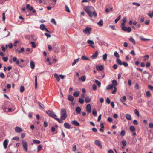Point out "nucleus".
<instances>
[{
    "mask_svg": "<svg viewBox=\"0 0 153 153\" xmlns=\"http://www.w3.org/2000/svg\"><path fill=\"white\" fill-rule=\"evenodd\" d=\"M84 6V10L90 17L94 16L96 17L97 16V13L93 7L91 6Z\"/></svg>",
    "mask_w": 153,
    "mask_h": 153,
    "instance_id": "f257e3e1",
    "label": "nucleus"
},
{
    "mask_svg": "<svg viewBox=\"0 0 153 153\" xmlns=\"http://www.w3.org/2000/svg\"><path fill=\"white\" fill-rule=\"evenodd\" d=\"M61 118L63 120H65L67 117L66 113V111L64 108H62L61 109L60 111Z\"/></svg>",
    "mask_w": 153,
    "mask_h": 153,
    "instance_id": "f03ea898",
    "label": "nucleus"
},
{
    "mask_svg": "<svg viewBox=\"0 0 153 153\" xmlns=\"http://www.w3.org/2000/svg\"><path fill=\"white\" fill-rule=\"evenodd\" d=\"M113 88H114V90L112 91V93L114 94L117 91V88L116 87H114L113 85L112 84H110L108 85L106 87V89L107 90H109L113 89Z\"/></svg>",
    "mask_w": 153,
    "mask_h": 153,
    "instance_id": "7ed1b4c3",
    "label": "nucleus"
},
{
    "mask_svg": "<svg viewBox=\"0 0 153 153\" xmlns=\"http://www.w3.org/2000/svg\"><path fill=\"white\" fill-rule=\"evenodd\" d=\"M46 112L49 116L51 117L54 119L56 118V117H57V115L55 114L54 112L52 111L48 110L46 111Z\"/></svg>",
    "mask_w": 153,
    "mask_h": 153,
    "instance_id": "20e7f679",
    "label": "nucleus"
},
{
    "mask_svg": "<svg viewBox=\"0 0 153 153\" xmlns=\"http://www.w3.org/2000/svg\"><path fill=\"white\" fill-rule=\"evenodd\" d=\"M22 146L25 152L27 151L28 145L26 141L22 140Z\"/></svg>",
    "mask_w": 153,
    "mask_h": 153,
    "instance_id": "39448f33",
    "label": "nucleus"
},
{
    "mask_svg": "<svg viewBox=\"0 0 153 153\" xmlns=\"http://www.w3.org/2000/svg\"><path fill=\"white\" fill-rule=\"evenodd\" d=\"M122 29L124 31L130 32L131 31V29L130 27L127 28L126 26L121 27Z\"/></svg>",
    "mask_w": 153,
    "mask_h": 153,
    "instance_id": "423d86ee",
    "label": "nucleus"
},
{
    "mask_svg": "<svg viewBox=\"0 0 153 153\" xmlns=\"http://www.w3.org/2000/svg\"><path fill=\"white\" fill-rule=\"evenodd\" d=\"M91 29V28L86 27L84 30H83V32L88 35H89L90 34V31Z\"/></svg>",
    "mask_w": 153,
    "mask_h": 153,
    "instance_id": "0eeeda50",
    "label": "nucleus"
},
{
    "mask_svg": "<svg viewBox=\"0 0 153 153\" xmlns=\"http://www.w3.org/2000/svg\"><path fill=\"white\" fill-rule=\"evenodd\" d=\"M86 110L87 112L89 114L91 112V107L90 104H87L86 106Z\"/></svg>",
    "mask_w": 153,
    "mask_h": 153,
    "instance_id": "6e6552de",
    "label": "nucleus"
},
{
    "mask_svg": "<svg viewBox=\"0 0 153 153\" xmlns=\"http://www.w3.org/2000/svg\"><path fill=\"white\" fill-rule=\"evenodd\" d=\"M53 50L54 51L58 49L59 48L56 42L53 43Z\"/></svg>",
    "mask_w": 153,
    "mask_h": 153,
    "instance_id": "1a4fd4ad",
    "label": "nucleus"
},
{
    "mask_svg": "<svg viewBox=\"0 0 153 153\" xmlns=\"http://www.w3.org/2000/svg\"><path fill=\"white\" fill-rule=\"evenodd\" d=\"M15 130L16 132L19 133L23 131V130L20 127H16L15 128Z\"/></svg>",
    "mask_w": 153,
    "mask_h": 153,
    "instance_id": "9d476101",
    "label": "nucleus"
},
{
    "mask_svg": "<svg viewBox=\"0 0 153 153\" xmlns=\"http://www.w3.org/2000/svg\"><path fill=\"white\" fill-rule=\"evenodd\" d=\"M94 143L97 145L100 148H102V145L100 142L98 140H96L94 141Z\"/></svg>",
    "mask_w": 153,
    "mask_h": 153,
    "instance_id": "9b49d317",
    "label": "nucleus"
},
{
    "mask_svg": "<svg viewBox=\"0 0 153 153\" xmlns=\"http://www.w3.org/2000/svg\"><path fill=\"white\" fill-rule=\"evenodd\" d=\"M98 54V53L97 51H96L93 55L91 56V57L92 59H96L97 57Z\"/></svg>",
    "mask_w": 153,
    "mask_h": 153,
    "instance_id": "f8f14e48",
    "label": "nucleus"
},
{
    "mask_svg": "<svg viewBox=\"0 0 153 153\" xmlns=\"http://www.w3.org/2000/svg\"><path fill=\"white\" fill-rule=\"evenodd\" d=\"M64 126V127L67 129H69L71 128V125L68 122L65 123Z\"/></svg>",
    "mask_w": 153,
    "mask_h": 153,
    "instance_id": "ddd939ff",
    "label": "nucleus"
},
{
    "mask_svg": "<svg viewBox=\"0 0 153 153\" xmlns=\"http://www.w3.org/2000/svg\"><path fill=\"white\" fill-rule=\"evenodd\" d=\"M8 141L9 140L8 139H6L3 142V144L4 148L5 149H6L7 147L8 143Z\"/></svg>",
    "mask_w": 153,
    "mask_h": 153,
    "instance_id": "4468645a",
    "label": "nucleus"
},
{
    "mask_svg": "<svg viewBox=\"0 0 153 153\" xmlns=\"http://www.w3.org/2000/svg\"><path fill=\"white\" fill-rule=\"evenodd\" d=\"M30 67L31 69H33L35 67V63L34 62L32 61H30Z\"/></svg>",
    "mask_w": 153,
    "mask_h": 153,
    "instance_id": "2eb2a0df",
    "label": "nucleus"
},
{
    "mask_svg": "<svg viewBox=\"0 0 153 153\" xmlns=\"http://www.w3.org/2000/svg\"><path fill=\"white\" fill-rule=\"evenodd\" d=\"M81 109L78 106L76 108V112L77 114H79L81 111Z\"/></svg>",
    "mask_w": 153,
    "mask_h": 153,
    "instance_id": "dca6fc26",
    "label": "nucleus"
},
{
    "mask_svg": "<svg viewBox=\"0 0 153 153\" xmlns=\"http://www.w3.org/2000/svg\"><path fill=\"white\" fill-rule=\"evenodd\" d=\"M72 123L74 125L76 126H79V123L76 120H74L72 122Z\"/></svg>",
    "mask_w": 153,
    "mask_h": 153,
    "instance_id": "f3484780",
    "label": "nucleus"
},
{
    "mask_svg": "<svg viewBox=\"0 0 153 153\" xmlns=\"http://www.w3.org/2000/svg\"><path fill=\"white\" fill-rule=\"evenodd\" d=\"M26 8L27 9L29 10L30 11H32L33 9V7H32L30 6V5L29 4H27L26 5Z\"/></svg>",
    "mask_w": 153,
    "mask_h": 153,
    "instance_id": "a211bd4d",
    "label": "nucleus"
},
{
    "mask_svg": "<svg viewBox=\"0 0 153 153\" xmlns=\"http://www.w3.org/2000/svg\"><path fill=\"white\" fill-rule=\"evenodd\" d=\"M103 66L101 65L100 66H96V68L97 70L100 71H102L103 69Z\"/></svg>",
    "mask_w": 153,
    "mask_h": 153,
    "instance_id": "6ab92c4d",
    "label": "nucleus"
},
{
    "mask_svg": "<svg viewBox=\"0 0 153 153\" xmlns=\"http://www.w3.org/2000/svg\"><path fill=\"white\" fill-rule=\"evenodd\" d=\"M68 98L71 101H73L74 100L73 97L71 95H69L68 97Z\"/></svg>",
    "mask_w": 153,
    "mask_h": 153,
    "instance_id": "aec40b11",
    "label": "nucleus"
},
{
    "mask_svg": "<svg viewBox=\"0 0 153 153\" xmlns=\"http://www.w3.org/2000/svg\"><path fill=\"white\" fill-rule=\"evenodd\" d=\"M126 118L128 120H131V115H130L129 114H126Z\"/></svg>",
    "mask_w": 153,
    "mask_h": 153,
    "instance_id": "412c9836",
    "label": "nucleus"
},
{
    "mask_svg": "<svg viewBox=\"0 0 153 153\" xmlns=\"http://www.w3.org/2000/svg\"><path fill=\"white\" fill-rule=\"evenodd\" d=\"M116 62L120 65H122V62L121 60L119 59H117L116 60Z\"/></svg>",
    "mask_w": 153,
    "mask_h": 153,
    "instance_id": "4be33fe9",
    "label": "nucleus"
},
{
    "mask_svg": "<svg viewBox=\"0 0 153 153\" xmlns=\"http://www.w3.org/2000/svg\"><path fill=\"white\" fill-rule=\"evenodd\" d=\"M129 40L132 43H133L134 44H136V42L135 41V40H134V39L132 37H131L129 39Z\"/></svg>",
    "mask_w": 153,
    "mask_h": 153,
    "instance_id": "5701e85b",
    "label": "nucleus"
},
{
    "mask_svg": "<svg viewBox=\"0 0 153 153\" xmlns=\"http://www.w3.org/2000/svg\"><path fill=\"white\" fill-rule=\"evenodd\" d=\"M91 100V99L88 97H86L85 98V101L87 103L89 102H90Z\"/></svg>",
    "mask_w": 153,
    "mask_h": 153,
    "instance_id": "b1692460",
    "label": "nucleus"
},
{
    "mask_svg": "<svg viewBox=\"0 0 153 153\" xmlns=\"http://www.w3.org/2000/svg\"><path fill=\"white\" fill-rule=\"evenodd\" d=\"M54 76L55 77L56 80L58 82H59L60 79L59 76L57 74H54Z\"/></svg>",
    "mask_w": 153,
    "mask_h": 153,
    "instance_id": "393cba45",
    "label": "nucleus"
},
{
    "mask_svg": "<svg viewBox=\"0 0 153 153\" xmlns=\"http://www.w3.org/2000/svg\"><path fill=\"white\" fill-rule=\"evenodd\" d=\"M98 25L100 26H102L103 25V21L102 20H100L97 23Z\"/></svg>",
    "mask_w": 153,
    "mask_h": 153,
    "instance_id": "a878e982",
    "label": "nucleus"
},
{
    "mask_svg": "<svg viewBox=\"0 0 153 153\" xmlns=\"http://www.w3.org/2000/svg\"><path fill=\"white\" fill-rule=\"evenodd\" d=\"M79 94V91H75L73 93L74 96L76 97L78 96Z\"/></svg>",
    "mask_w": 153,
    "mask_h": 153,
    "instance_id": "bb28decb",
    "label": "nucleus"
},
{
    "mask_svg": "<svg viewBox=\"0 0 153 153\" xmlns=\"http://www.w3.org/2000/svg\"><path fill=\"white\" fill-rule=\"evenodd\" d=\"M112 83L113 85L115 86H117V82L116 80H113L112 81Z\"/></svg>",
    "mask_w": 153,
    "mask_h": 153,
    "instance_id": "cd10ccee",
    "label": "nucleus"
},
{
    "mask_svg": "<svg viewBox=\"0 0 153 153\" xmlns=\"http://www.w3.org/2000/svg\"><path fill=\"white\" fill-rule=\"evenodd\" d=\"M95 83L97 84L98 85V87H100L101 85V82L99 81L98 80H95Z\"/></svg>",
    "mask_w": 153,
    "mask_h": 153,
    "instance_id": "c85d7f7f",
    "label": "nucleus"
},
{
    "mask_svg": "<svg viewBox=\"0 0 153 153\" xmlns=\"http://www.w3.org/2000/svg\"><path fill=\"white\" fill-rule=\"evenodd\" d=\"M130 129L132 132L134 131L135 130L134 127L133 126H130Z\"/></svg>",
    "mask_w": 153,
    "mask_h": 153,
    "instance_id": "c756f323",
    "label": "nucleus"
},
{
    "mask_svg": "<svg viewBox=\"0 0 153 153\" xmlns=\"http://www.w3.org/2000/svg\"><path fill=\"white\" fill-rule=\"evenodd\" d=\"M35 88H36L37 86V76L36 75L35 76Z\"/></svg>",
    "mask_w": 153,
    "mask_h": 153,
    "instance_id": "7c9ffc66",
    "label": "nucleus"
},
{
    "mask_svg": "<svg viewBox=\"0 0 153 153\" xmlns=\"http://www.w3.org/2000/svg\"><path fill=\"white\" fill-rule=\"evenodd\" d=\"M45 25L44 24H41L40 25V29L42 30H44L45 28Z\"/></svg>",
    "mask_w": 153,
    "mask_h": 153,
    "instance_id": "2f4dec72",
    "label": "nucleus"
},
{
    "mask_svg": "<svg viewBox=\"0 0 153 153\" xmlns=\"http://www.w3.org/2000/svg\"><path fill=\"white\" fill-rule=\"evenodd\" d=\"M107 54L105 53L103 55V59L104 61H105L107 58Z\"/></svg>",
    "mask_w": 153,
    "mask_h": 153,
    "instance_id": "473e14b6",
    "label": "nucleus"
},
{
    "mask_svg": "<svg viewBox=\"0 0 153 153\" xmlns=\"http://www.w3.org/2000/svg\"><path fill=\"white\" fill-rule=\"evenodd\" d=\"M92 114L96 116L97 115V111L95 109H94L92 110Z\"/></svg>",
    "mask_w": 153,
    "mask_h": 153,
    "instance_id": "72a5a7b5",
    "label": "nucleus"
},
{
    "mask_svg": "<svg viewBox=\"0 0 153 153\" xmlns=\"http://www.w3.org/2000/svg\"><path fill=\"white\" fill-rule=\"evenodd\" d=\"M79 79H81L82 81L84 82L86 80V78L84 76H82L81 78H79Z\"/></svg>",
    "mask_w": 153,
    "mask_h": 153,
    "instance_id": "f704fd0d",
    "label": "nucleus"
},
{
    "mask_svg": "<svg viewBox=\"0 0 153 153\" xmlns=\"http://www.w3.org/2000/svg\"><path fill=\"white\" fill-rule=\"evenodd\" d=\"M65 10L68 12H70V11L69 7L66 5H65Z\"/></svg>",
    "mask_w": 153,
    "mask_h": 153,
    "instance_id": "c9c22d12",
    "label": "nucleus"
},
{
    "mask_svg": "<svg viewBox=\"0 0 153 153\" xmlns=\"http://www.w3.org/2000/svg\"><path fill=\"white\" fill-rule=\"evenodd\" d=\"M123 103V102H125L126 100V96H123L122 99L120 100Z\"/></svg>",
    "mask_w": 153,
    "mask_h": 153,
    "instance_id": "e433bc0d",
    "label": "nucleus"
},
{
    "mask_svg": "<svg viewBox=\"0 0 153 153\" xmlns=\"http://www.w3.org/2000/svg\"><path fill=\"white\" fill-rule=\"evenodd\" d=\"M79 102L81 104H83L84 102V100L81 98H79Z\"/></svg>",
    "mask_w": 153,
    "mask_h": 153,
    "instance_id": "4c0bfd02",
    "label": "nucleus"
},
{
    "mask_svg": "<svg viewBox=\"0 0 153 153\" xmlns=\"http://www.w3.org/2000/svg\"><path fill=\"white\" fill-rule=\"evenodd\" d=\"M134 112L135 114L137 115L138 117L140 116V114L139 111L137 109H135L134 110Z\"/></svg>",
    "mask_w": 153,
    "mask_h": 153,
    "instance_id": "58836bf2",
    "label": "nucleus"
},
{
    "mask_svg": "<svg viewBox=\"0 0 153 153\" xmlns=\"http://www.w3.org/2000/svg\"><path fill=\"white\" fill-rule=\"evenodd\" d=\"M87 43L88 44L93 45L94 44V42L90 40H88L87 41Z\"/></svg>",
    "mask_w": 153,
    "mask_h": 153,
    "instance_id": "ea45409f",
    "label": "nucleus"
},
{
    "mask_svg": "<svg viewBox=\"0 0 153 153\" xmlns=\"http://www.w3.org/2000/svg\"><path fill=\"white\" fill-rule=\"evenodd\" d=\"M79 60V59H75L74 61L72 63V65L73 66L75 65L76 63H77Z\"/></svg>",
    "mask_w": 153,
    "mask_h": 153,
    "instance_id": "a19ab883",
    "label": "nucleus"
},
{
    "mask_svg": "<svg viewBox=\"0 0 153 153\" xmlns=\"http://www.w3.org/2000/svg\"><path fill=\"white\" fill-rule=\"evenodd\" d=\"M24 91V87L23 86H20V91L21 93L23 92Z\"/></svg>",
    "mask_w": 153,
    "mask_h": 153,
    "instance_id": "79ce46f5",
    "label": "nucleus"
},
{
    "mask_svg": "<svg viewBox=\"0 0 153 153\" xmlns=\"http://www.w3.org/2000/svg\"><path fill=\"white\" fill-rule=\"evenodd\" d=\"M142 99L140 97H138L137 99V101L139 103H141L142 102Z\"/></svg>",
    "mask_w": 153,
    "mask_h": 153,
    "instance_id": "37998d69",
    "label": "nucleus"
},
{
    "mask_svg": "<svg viewBox=\"0 0 153 153\" xmlns=\"http://www.w3.org/2000/svg\"><path fill=\"white\" fill-rule=\"evenodd\" d=\"M33 142L34 143H36L37 144H39L40 143V141L39 140H33Z\"/></svg>",
    "mask_w": 153,
    "mask_h": 153,
    "instance_id": "c03bdc74",
    "label": "nucleus"
},
{
    "mask_svg": "<svg viewBox=\"0 0 153 153\" xmlns=\"http://www.w3.org/2000/svg\"><path fill=\"white\" fill-rule=\"evenodd\" d=\"M121 18V16H120V15H119L118 16V17H117V18L116 19L115 21H114V22L115 23H117V22Z\"/></svg>",
    "mask_w": 153,
    "mask_h": 153,
    "instance_id": "a18cd8bd",
    "label": "nucleus"
},
{
    "mask_svg": "<svg viewBox=\"0 0 153 153\" xmlns=\"http://www.w3.org/2000/svg\"><path fill=\"white\" fill-rule=\"evenodd\" d=\"M30 44H32L31 46L32 47H33V48H35L36 47V45L34 42H30Z\"/></svg>",
    "mask_w": 153,
    "mask_h": 153,
    "instance_id": "49530a36",
    "label": "nucleus"
},
{
    "mask_svg": "<svg viewBox=\"0 0 153 153\" xmlns=\"http://www.w3.org/2000/svg\"><path fill=\"white\" fill-rule=\"evenodd\" d=\"M120 134L122 136H124L125 134V132L124 130L121 131Z\"/></svg>",
    "mask_w": 153,
    "mask_h": 153,
    "instance_id": "de8ad7c7",
    "label": "nucleus"
},
{
    "mask_svg": "<svg viewBox=\"0 0 153 153\" xmlns=\"http://www.w3.org/2000/svg\"><path fill=\"white\" fill-rule=\"evenodd\" d=\"M114 55L115 57H117V58L119 57L120 56L119 54L118 53L117 51H115L114 52Z\"/></svg>",
    "mask_w": 153,
    "mask_h": 153,
    "instance_id": "09e8293b",
    "label": "nucleus"
},
{
    "mask_svg": "<svg viewBox=\"0 0 153 153\" xmlns=\"http://www.w3.org/2000/svg\"><path fill=\"white\" fill-rule=\"evenodd\" d=\"M132 4L133 5H136V6H137L138 7L140 6V4L139 3H137V2H133L132 3Z\"/></svg>",
    "mask_w": 153,
    "mask_h": 153,
    "instance_id": "8fccbe9b",
    "label": "nucleus"
},
{
    "mask_svg": "<svg viewBox=\"0 0 153 153\" xmlns=\"http://www.w3.org/2000/svg\"><path fill=\"white\" fill-rule=\"evenodd\" d=\"M146 95L148 97H150L151 95L150 92L149 91H147L146 93Z\"/></svg>",
    "mask_w": 153,
    "mask_h": 153,
    "instance_id": "3c124183",
    "label": "nucleus"
},
{
    "mask_svg": "<svg viewBox=\"0 0 153 153\" xmlns=\"http://www.w3.org/2000/svg\"><path fill=\"white\" fill-rule=\"evenodd\" d=\"M106 102L108 104H110L111 102V100L108 97L106 99Z\"/></svg>",
    "mask_w": 153,
    "mask_h": 153,
    "instance_id": "603ef678",
    "label": "nucleus"
},
{
    "mask_svg": "<svg viewBox=\"0 0 153 153\" xmlns=\"http://www.w3.org/2000/svg\"><path fill=\"white\" fill-rule=\"evenodd\" d=\"M55 119L60 123H62L63 122V121L62 120H61L58 118H56Z\"/></svg>",
    "mask_w": 153,
    "mask_h": 153,
    "instance_id": "864d4df0",
    "label": "nucleus"
},
{
    "mask_svg": "<svg viewBox=\"0 0 153 153\" xmlns=\"http://www.w3.org/2000/svg\"><path fill=\"white\" fill-rule=\"evenodd\" d=\"M149 127L151 128H153V123L152 122H150L149 125Z\"/></svg>",
    "mask_w": 153,
    "mask_h": 153,
    "instance_id": "5fc2aeb1",
    "label": "nucleus"
},
{
    "mask_svg": "<svg viewBox=\"0 0 153 153\" xmlns=\"http://www.w3.org/2000/svg\"><path fill=\"white\" fill-rule=\"evenodd\" d=\"M51 22L55 25H56V22L54 18H52L51 21Z\"/></svg>",
    "mask_w": 153,
    "mask_h": 153,
    "instance_id": "6e6d98bb",
    "label": "nucleus"
},
{
    "mask_svg": "<svg viewBox=\"0 0 153 153\" xmlns=\"http://www.w3.org/2000/svg\"><path fill=\"white\" fill-rule=\"evenodd\" d=\"M0 77L2 79H4V78L5 76L3 73H0Z\"/></svg>",
    "mask_w": 153,
    "mask_h": 153,
    "instance_id": "4d7b16f0",
    "label": "nucleus"
},
{
    "mask_svg": "<svg viewBox=\"0 0 153 153\" xmlns=\"http://www.w3.org/2000/svg\"><path fill=\"white\" fill-rule=\"evenodd\" d=\"M148 15L149 16L152 18L153 16V11H152V13H149L148 14Z\"/></svg>",
    "mask_w": 153,
    "mask_h": 153,
    "instance_id": "13d9d810",
    "label": "nucleus"
},
{
    "mask_svg": "<svg viewBox=\"0 0 153 153\" xmlns=\"http://www.w3.org/2000/svg\"><path fill=\"white\" fill-rule=\"evenodd\" d=\"M134 87L137 90H138L139 89V86L137 83H136L135 84Z\"/></svg>",
    "mask_w": 153,
    "mask_h": 153,
    "instance_id": "bf43d9fd",
    "label": "nucleus"
},
{
    "mask_svg": "<svg viewBox=\"0 0 153 153\" xmlns=\"http://www.w3.org/2000/svg\"><path fill=\"white\" fill-rule=\"evenodd\" d=\"M122 65H123L125 67H127L128 65V64L126 62H122Z\"/></svg>",
    "mask_w": 153,
    "mask_h": 153,
    "instance_id": "052dcab7",
    "label": "nucleus"
},
{
    "mask_svg": "<svg viewBox=\"0 0 153 153\" xmlns=\"http://www.w3.org/2000/svg\"><path fill=\"white\" fill-rule=\"evenodd\" d=\"M42 149V146L41 145H39L37 146V150L39 151Z\"/></svg>",
    "mask_w": 153,
    "mask_h": 153,
    "instance_id": "680f3d73",
    "label": "nucleus"
},
{
    "mask_svg": "<svg viewBox=\"0 0 153 153\" xmlns=\"http://www.w3.org/2000/svg\"><path fill=\"white\" fill-rule=\"evenodd\" d=\"M13 140H16L17 141H19V138L17 136L14 137L13 138Z\"/></svg>",
    "mask_w": 153,
    "mask_h": 153,
    "instance_id": "e2e57ef3",
    "label": "nucleus"
},
{
    "mask_svg": "<svg viewBox=\"0 0 153 153\" xmlns=\"http://www.w3.org/2000/svg\"><path fill=\"white\" fill-rule=\"evenodd\" d=\"M2 20L4 21L5 20V13L3 12L2 13Z\"/></svg>",
    "mask_w": 153,
    "mask_h": 153,
    "instance_id": "0e129e2a",
    "label": "nucleus"
},
{
    "mask_svg": "<svg viewBox=\"0 0 153 153\" xmlns=\"http://www.w3.org/2000/svg\"><path fill=\"white\" fill-rule=\"evenodd\" d=\"M44 126L45 127H47L48 126V122L46 121H44Z\"/></svg>",
    "mask_w": 153,
    "mask_h": 153,
    "instance_id": "69168bd1",
    "label": "nucleus"
},
{
    "mask_svg": "<svg viewBox=\"0 0 153 153\" xmlns=\"http://www.w3.org/2000/svg\"><path fill=\"white\" fill-rule=\"evenodd\" d=\"M122 143L123 145L124 146H126L127 144L125 140H123L122 142Z\"/></svg>",
    "mask_w": 153,
    "mask_h": 153,
    "instance_id": "338daca9",
    "label": "nucleus"
},
{
    "mask_svg": "<svg viewBox=\"0 0 153 153\" xmlns=\"http://www.w3.org/2000/svg\"><path fill=\"white\" fill-rule=\"evenodd\" d=\"M148 88L151 90L152 91H153V86H152V85H148Z\"/></svg>",
    "mask_w": 153,
    "mask_h": 153,
    "instance_id": "774afa93",
    "label": "nucleus"
}]
</instances>
